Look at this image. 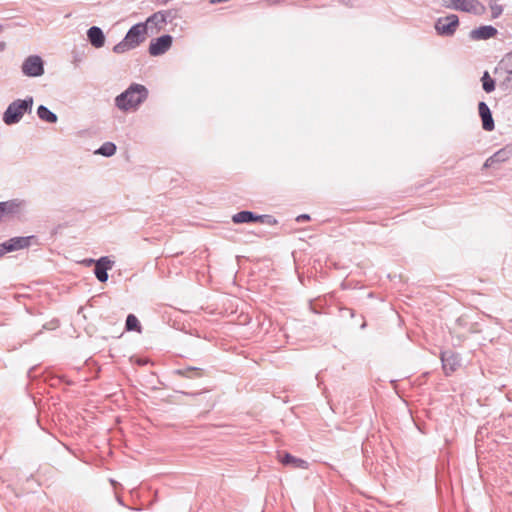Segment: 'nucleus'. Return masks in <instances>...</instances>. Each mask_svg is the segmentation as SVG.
Returning <instances> with one entry per match:
<instances>
[{
  "label": "nucleus",
  "instance_id": "f257e3e1",
  "mask_svg": "<svg viewBox=\"0 0 512 512\" xmlns=\"http://www.w3.org/2000/svg\"><path fill=\"white\" fill-rule=\"evenodd\" d=\"M149 96L148 88L139 83H131L123 92L114 99L115 107L120 111L129 112L137 110Z\"/></svg>",
  "mask_w": 512,
  "mask_h": 512
},
{
  "label": "nucleus",
  "instance_id": "f03ea898",
  "mask_svg": "<svg viewBox=\"0 0 512 512\" xmlns=\"http://www.w3.org/2000/svg\"><path fill=\"white\" fill-rule=\"evenodd\" d=\"M148 36V28L145 23H136L126 32L124 38L113 47V52L123 54L133 50L145 42Z\"/></svg>",
  "mask_w": 512,
  "mask_h": 512
},
{
  "label": "nucleus",
  "instance_id": "7ed1b4c3",
  "mask_svg": "<svg viewBox=\"0 0 512 512\" xmlns=\"http://www.w3.org/2000/svg\"><path fill=\"white\" fill-rule=\"evenodd\" d=\"M33 104L34 98L30 95L14 100L3 112L2 121L8 126L19 123L25 114L32 112Z\"/></svg>",
  "mask_w": 512,
  "mask_h": 512
},
{
  "label": "nucleus",
  "instance_id": "20e7f679",
  "mask_svg": "<svg viewBox=\"0 0 512 512\" xmlns=\"http://www.w3.org/2000/svg\"><path fill=\"white\" fill-rule=\"evenodd\" d=\"M441 5L447 9L456 10L482 16L486 13V6L479 0H441Z\"/></svg>",
  "mask_w": 512,
  "mask_h": 512
},
{
  "label": "nucleus",
  "instance_id": "39448f33",
  "mask_svg": "<svg viewBox=\"0 0 512 512\" xmlns=\"http://www.w3.org/2000/svg\"><path fill=\"white\" fill-rule=\"evenodd\" d=\"M41 242L36 235L16 236L0 243V256L18 251L30 246H39Z\"/></svg>",
  "mask_w": 512,
  "mask_h": 512
},
{
  "label": "nucleus",
  "instance_id": "423d86ee",
  "mask_svg": "<svg viewBox=\"0 0 512 512\" xmlns=\"http://www.w3.org/2000/svg\"><path fill=\"white\" fill-rule=\"evenodd\" d=\"M460 25L459 17L456 14H448L439 17L434 23L436 34L441 37H452Z\"/></svg>",
  "mask_w": 512,
  "mask_h": 512
},
{
  "label": "nucleus",
  "instance_id": "0eeeda50",
  "mask_svg": "<svg viewBox=\"0 0 512 512\" xmlns=\"http://www.w3.org/2000/svg\"><path fill=\"white\" fill-rule=\"evenodd\" d=\"M21 72L29 78L41 77L45 73V62L39 55H29L21 65Z\"/></svg>",
  "mask_w": 512,
  "mask_h": 512
},
{
  "label": "nucleus",
  "instance_id": "6e6552de",
  "mask_svg": "<svg viewBox=\"0 0 512 512\" xmlns=\"http://www.w3.org/2000/svg\"><path fill=\"white\" fill-rule=\"evenodd\" d=\"M81 265L86 267H94V274L97 279L101 282H105L108 279L107 271L110 270L114 264L110 258H99L95 260L93 258H84L79 262Z\"/></svg>",
  "mask_w": 512,
  "mask_h": 512
},
{
  "label": "nucleus",
  "instance_id": "1a4fd4ad",
  "mask_svg": "<svg viewBox=\"0 0 512 512\" xmlns=\"http://www.w3.org/2000/svg\"><path fill=\"white\" fill-rule=\"evenodd\" d=\"M172 44L173 36L170 34H163L150 41L148 53L153 57L161 56L171 48Z\"/></svg>",
  "mask_w": 512,
  "mask_h": 512
},
{
  "label": "nucleus",
  "instance_id": "9d476101",
  "mask_svg": "<svg viewBox=\"0 0 512 512\" xmlns=\"http://www.w3.org/2000/svg\"><path fill=\"white\" fill-rule=\"evenodd\" d=\"M511 156H512V146L506 145L505 147L499 149L493 155H491L490 157H488L485 160V162L482 166V170H487L489 168H495L496 165H499V164L504 163L507 160H509Z\"/></svg>",
  "mask_w": 512,
  "mask_h": 512
},
{
  "label": "nucleus",
  "instance_id": "9b49d317",
  "mask_svg": "<svg viewBox=\"0 0 512 512\" xmlns=\"http://www.w3.org/2000/svg\"><path fill=\"white\" fill-rule=\"evenodd\" d=\"M478 114L483 130L491 132L495 129V122L490 107L484 101L478 102Z\"/></svg>",
  "mask_w": 512,
  "mask_h": 512
},
{
  "label": "nucleus",
  "instance_id": "f8f14e48",
  "mask_svg": "<svg viewBox=\"0 0 512 512\" xmlns=\"http://www.w3.org/2000/svg\"><path fill=\"white\" fill-rule=\"evenodd\" d=\"M498 34V30L492 25H481L472 29L469 38L473 41L488 40L494 38Z\"/></svg>",
  "mask_w": 512,
  "mask_h": 512
},
{
  "label": "nucleus",
  "instance_id": "ddd939ff",
  "mask_svg": "<svg viewBox=\"0 0 512 512\" xmlns=\"http://www.w3.org/2000/svg\"><path fill=\"white\" fill-rule=\"evenodd\" d=\"M88 42L96 49L102 48L105 45L106 36L103 30L98 26H91L87 32Z\"/></svg>",
  "mask_w": 512,
  "mask_h": 512
},
{
  "label": "nucleus",
  "instance_id": "4468645a",
  "mask_svg": "<svg viewBox=\"0 0 512 512\" xmlns=\"http://www.w3.org/2000/svg\"><path fill=\"white\" fill-rule=\"evenodd\" d=\"M441 361L446 375L456 371L457 367L459 366V358L452 351L443 352L441 354Z\"/></svg>",
  "mask_w": 512,
  "mask_h": 512
},
{
  "label": "nucleus",
  "instance_id": "2eb2a0df",
  "mask_svg": "<svg viewBox=\"0 0 512 512\" xmlns=\"http://www.w3.org/2000/svg\"><path fill=\"white\" fill-rule=\"evenodd\" d=\"M277 459L283 465L291 466L293 468L308 469V462L297 458L289 453H278Z\"/></svg>",
  "mask_w": 512,
  "mask_h": 512
},
{
  "label": "nucleus",
  "instance_id": "dca6fc26",
  "mask_svg": "<svg viewBox=\"0 0 512 512\" xmlns=\"http://www.w3.org/2000/svg\"><path fill=\"white\" fill-rule=\"evenodd\" d=\"M24 203V200L20 199L0 201V207L3 212V216H14L18 214Z\"/></svg>",
  "mask_w": 512,
  "mask_h": 512
},
{
  "label": "nucleus",
  "instance_id": "f3484780",
  "mask_svg": "<svg viewBox=\"0 0 512 512\" xmlns=\"http://www.w3.org/2000/svg\"><path fill=\"white\" fill-rule=\"evenodd\" d=\"M500 72L512 75V50L506 53L495 67L494 74H498Z\"/></svg>",
  "mask_w": 512,
  "mask_h": 512
},
{
  "label": "nucleus",
  "instance_id": "a211bd4d",
  "mask_svg": "<svg viewBox=\"0 0 512 512\" xmlns=\"http://www.w3.org/2000/svg\"><path fill=\"white\" fill-rule=\"evenodd\" d=\"M36 114L38 118L46 123L55 124L58 121L56 113L52 112L47 106L39 105Z\"/></svg>",
  "mask_w": 512,
  "mask_h": 512
},
{
  "label": "nucleus",
  "instance_id": "6ab92c4d",
  "mask_svg": "<svg viewBox=\"0 0 512 512\" xmlns=\"http://www.w3.org/2000/svg\"><path fill=\"white\" fill-rule=\"evenodd\" d=\"M232 221L235 224L256 223V213L250 210H242L232 216Z\"/></svg>",
  "mask_w": 512,
  "mask_h": 512
},
{
  "label": "nucleus",
  "instance_id": "aec40b11",
  "mask_svg": "<svg viewBox=\"0 0 512 512\" xmlns=\"http://www.w3.org/2000/svg\"><path fill=\"white\" fill-rule=\"evenodd\" d=\"M143 23L148 27L149 24L153 25L158 31L165 25V18L162 12L157 11L150 15Z\"/></svg>",
  "mask_w": 512,
  "mask_h": 512
},
{
  "label": "nucleus",
  "instance_id": "412c9836",
  "mask_svg": "<svg viewBox=\"0 0 512 512\" xmlns=\"http://www.w3.org/2000/svg\"><path fill=\"white\" fill-rule=\"evenodd\" d=\"M482 83V89L486 93H492L496 88V81L492 78L488 71H484L480 79Z\"/></svg>",
  "mask_w": 512,
  "mask_h": 512
},
{
  "label": "nucleus",
  "instance_id": "4be33fe9",
  "mask_svg": "<svg viewBox=\"0 0 512 512\" xmlns=\"http://www.w3.org/2000/svg\"><path fill=\"white\" fill-rule=\"evenodd\" d=\"M117 146L115 143L107 141L104 142L96 151V154H99L104 157H111L116 153Z\"/></svg>",
  "mask_w": 512,
  "mask_h": 512
},
{
  "label": "nucleus",
  "instance_id": "5701e85b",
  "mask_svg": "<svg viewBox=\"0 0 512 512\" xmlns=\"http://www.w3.org/2000/svg\"><path fill=\"white\" fill-rule=\"evenodd\" d=\"M488 5L491 10L492 19H497L502 15L504 11L503 5L498 4L496 0H489Z\"/></svg>",
  "mask_w": 512,
  "mask_h": 512
},
{
  "label": "nucleus",
  "instance_id": "b1692460",
  "mask_svg": "<svg viewBox=\"0 0 512 512\" xmlns=\"http://www.w3.org/2000/svg\"><path fill=\"white\" fill-rule=\"evenodd\" d=\"M126 329L128 331H132V330L137 331V332L141 331V326H140L139 320L137 319V317L135 315L129 314L127 316Z\"/></svg>",
  "mask_w": 512,
  "mask_h": 512
},
{
  "label": "nucleus",
  "instance_id": "393cba45",
  "mask_svg": "<svg viewBox=\"0 0 512 512\" xmlns=\"http://www.w3.org/2000/svg\"><path fill=\"white\" fill-rule=\"evenodd\" d=\"M256 223H264V224H268V225H274L277 223V220L272 215L256 214Z\"/></svg>",
  "mask_w": 512,
  "mask_h": 512
},
{
  "label": "nucleus",
  "instance_id": "a878e982",
  "mask_svg": "<svg viewBox=\"0 0 512 512\" xmlns=\"http://www.w3.org/2000/svg\"><path fill=\"white\" fill-rule=\"evenodd\" d=\"M160 12H162L164 15L165 23H167L168 21L171 22L176 17L175 10H160Z\"/></svg>",
  "mask_w": 512,
  "mask_h": 512
},
{
  "label": "nucleus",
  "instance_id": "bb28decb",
  "mask_svg": "<svg viewBox=\"0 0 512 512\" xmlns=\"http://www.w3.org/2000/svg\"><path fill=\"white\" fill-rule=\"evenodd\" d=\"M500 87L504 89L512 88V75L506 74V77L500 82Z\"/></svg>",
  "mask_w": 512,
  "mask_h": 512
},
{
  "label": "nucleus",
  "instance_id": "cd10ccee",
  "mask_svg": "<svg viewBox=\"0 0 512 512\" xmlns=\"http://www.w3.org/2000/svg\"><path fill=\"white\" fill-rule=\"evenodd\" d=\"M310 219H311V217L309 214H300L296 217V221L298 223L306 222V221H309Z\"/></svg>",
  "mask_w": 512,
  "mask_h": 512
},
{
  "label": "nucleus",
  "instance_id": "c85d7f7f",
  "mask_svg": "<svg viewBox=\"0 0 512 512\" xmlns=\"http://www.w3.org/2000/svg\"><path fill=\"white\" fill-rule=\"evenodd\" d=\"M6 49V42L0 41V52L4 51Z\"/></svg>",
  "mask_w": 512,
  "mask_h": 512
},
{
  "label": "nucleus",
  "instance_id": "c756f323",
  "mask_svg": "<svg viewBox=\"0 0 512 512\" xmlns=\"http://www.w3.org/2000/svg\"><path fill=\"white\" fill-rule=\"evenodd\" d=\"M341 3L348 6V7H352L353 5L351 4L350 0H341Z\"/></svg>",
  "mask_w": 512,
  "mask_h": 512
},
{
  "label": "nucleus",
  "instance_id": "7c9ffc66",
  "mask_svg": "<svg viewBox=\"0 0 512 512\" xmlns=\"http://www.w3.org/2000/svg\"><path fill=\"white\" fill-rule=\"evenodd\" d=\"M192 370L196 372L197 376H201L202 375V370L201 369L193 368Z\"/></svg>",
  "mask_w": 512,
  "mask_h": 512
},
{
  "label": "nucleus",
  "instance_id": "2f4dec72",
  "mask_svg": "<svg viewBox=\"0 0 512 512\" xmlns=\"http://www.w3.org/2000/svg\"><path fill=\"white\" fill-rule=\"evenodd\" d=\"M181 255H182V253H178L177 252V253L173 254L172 256L178 257V256H181Z\"/></svg>",
  "mask_w": 512,
  "mask_h": 512
},
{
  "label": "nucleus",
  "instance_id": "473e14b6",
  "mask_svg": "<svg viewBox=\"0 0 512 512\" xmlns=\"http://www.w3.org/2000/svg\"><path fill=\"white\" fill-rule=\"evenodd\" d=\"M3 29H4L3 25L0 24V33H2Z\"/></svg>",
  "mask_w": 512,
  "mask_h": 512
},
{
  "label": "nucleus",
  "instance_id": "72a5a7b5",
  "mask_svg": "<svg viewBox=\"0 0 512 512\" xmlns=\"http://www.w3.org/2000/svg\"><path fill=\"white\" fill-rule=\"evenodd\" d=\"M168 1H169V0H164V1H163V3H164V4H166V3H168Z\"/></svg>",
  "mask_w": 512,
  "mask_h": 512
}]
</instances>
